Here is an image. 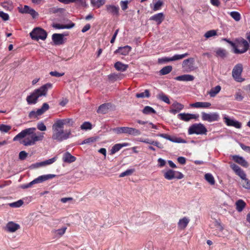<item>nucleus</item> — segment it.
<instances>
[{"label":"nucleus","instance_id":"obj_1","mask_svg":"<svg viewBox=\"0 0 250 250\" xmlns=\"http://www.w3.org/2000/svg\"><path fill=\"white\" fill-rule=\"evenodd\" d=\"M36 130L35 127L26 128L15 136L13 141H18L25 146L34 145L37 142L42 141L44 139V133L39 132L36 133Z\"/></svg>","mask_w":250,"mask_h":250},{"label":"nucleus","instance_id":"obj_2","mask_svg":"<svg viewBox=\"0 0 250 250\" xmlns=\"http://www.w3.org/2000/svg\"><path fill=\"white\" fill-rule=\"evenodd\" d=\"M57 123H55L52 126L53 135L52 139L61 142L68 139L71 134V131L63 130V127H60L57 125Z\"/></svg>","mask_w":250,"mask_h":250},{"label":"nucleus","instance_id":"obj_3","mask_svg":"<svg viewBox=\"0 0 250 250\" xmlns=\"http://www.w3.org/2000/svg\"><path fill=\"white\" fill-rule=\"evenodd\" d=\"M249 47L248 42L243 38H240L235 40L233 52L235 54H243L248 50Z\"/></svg>","mask_w":250,"mask_h":250},{"label":"nucleus","instance_id":"obj_4","mask_svg":"<svg viewBox=\"0 0 250 250\" xmlns=\"http://www.w3.org/2000/svg\"><path fill=\"white\" fill-rule=\"evenodd\" d=\"M207 129L205 126L201 124H194L191 125L188 129L189 134H196L198 135L206 134Z\"/></svg>","mask_w":250,"mask_h":250},{"label":"nucleus","instance_id":"obj_5","mask_svg":"<svg viewBox=\"0 0 250 250\" xmlns=\"http://www.w3.org/2000/svg\"><path fill=\"white\" fill-rule=\"evenodd\" d=\"M56 176V175L55 174H47L42 175L35 179L31 182L22 185L21 188L23 189L27 188H30L34 184L42 183L44 181H47L50 179H52L55 177Z\"/></svg>","mask_w":250,"mask_h":250},{"label":"nucleus","instance_id":"obj_6","mask_svg":"<svg viewBox=\"0 0 250 250\" xmlns=\"http://www.w3.org/2000/svg\"><path fill=\"white\" fill-rule=\"evenodd\" d=\"M47 32L42 28L36 27L30 33L32 39L39 41V39L45 40L47 37Z\"/></svg>","mask_w":250,"mask_h":250},{"label":"nucleus","instance_id":"obj_7","mask_svg":"<svg viewBox=\"0 0 250 250\" xmlns=\"http://www.w3.org/2000/svg\"><path fill=\"white\" fill-rule=\"evenodd\" d=\"M117 134L125 133L133 136H138L141 134L139 130L134 128L128 127H118L113 129Z\"/></svg>","mask_w":250,"mask_h":250},{"label":"nucleus","instance_id":"obj_8","mask_svg":"<svg viewBox=\"0 0 250 250\" xmlns=\"http://www.w3.org/2000/svg\"><path fill=\"white\" fill-rule=\"evenodd\" d=\"M242 71L243 66L242 64L238 63L234 67L232 71V75L236 82H242L244 81V79L241 77Z\"/></svg>","mask_w":250,"mask_h":250},{"label":"nucleus","instance_id":"obj_9","mask_svg":"<svg viewBox=\"0 0 250 250\" xmlns=\"http://www.w3.org/2000/svg\"><path fill=\"white\" fill-rule=\"evenodd\" d=\"M189 55V54L188 53H186L183 54H176L174 55L172 57L168 58V57H164L162 58H159L158 60V62L160 64L164 63L167 62H171V61H175L177 60H179L183 59V58L188 57Z\"/></svg>","mask_w":250,"mask_h":250},{"label":"nucleus","instance_id":"obj_10","mask_svg":"<svg viewBox=\"0 0 250 250\" xmlns=\"http://www.w3.org/2000/svg\"><path fill=\"white\" fill-rule=\"evenodd\" d=\"M52 87V84L51 83H47L39 88L35 90L33 93L37 96L39 98L40 97L46 96L47 93L48 89H50Z\"/></svg>","mask_w":250,"mask_h":250},{"label":"nucleus","instance_id":"obj_11","mask_svg":"<svg viewBox=\"0 0 250 250\" xmlns=\"http://www.w3.org/2000/svg\"><path fill=\"white\" fill-rule=\"evenodd\" d=\"M201 116L203 121L208 122L218 121L220 119L219 114L216 112L207 113L203 112L201 113Z\"/></svg>","mask_w":250,"mask_h":250},{"label":"nucleus","instance_id":"obj_12","mask_svg":"<svg viewBox=\"0 0 250 250\" xmlns=\"http://www.w3.org/2000/svg\"><path fill=\"white\" fill-rule=\"evenodd\" d=\"M194 59L193 58H189L185 60L182 62V67L187 72L193 71L194 67Z\"/></svg>","mask_w":250,"mask_h":250},{"label":"nucleus","instance_id":"obj_13","mask_svg":"<svg viewBox=\"0 0 250 250\" xmlns=\"http://www.w3.org/2000/svg\"><path fill=\"white\" fill-rule=\"evenodd\" d=\"M164 177L167 180H172L174 178L181 179L184 176L181 172H176L172 169H169L164 173Z\"/></svg>","mask_w":250,"mask_h":250},{"label":"nucleus","instance_id":"obj_14","mask_svg":"<svg viewBox=\"0 0 250 250\" xmlns=\"http://www.w3.org/2000/svg\"><path fill=\"white\" fill-rule=\"evenodd\" d=\"M49 105L47 103H44L42 107L38 109L36 112L34 111H31L29 114V117L31 118L33 117H36L38 116L42 115L44 112L49 109Z\"/></svg>","mask_w":250,"mask_h":250},{"label":"nucleus","instance_id":"obj_15","mask_svg":"<svg viewBox=\"0 0 250 250\" xmlns=\"http://www.w3.org/2000/svg\"><path fill=\"white\" fill-rule=\"evenodd\" d=\"M178 117L179 119L182 121L188 122L191 119H197L199 118V115L183 113L179 114Z\"/></svg>","mask_w":250,"mask_h":250},{"label":"nucleus","instance_id":"obj_16","mask_svg":"<svg viewBox=\"0 0 250 250\" xmlns=\"http://www.w3.org/2000/svg\"><path fill=\"white\" fill-rule=\"evenodd\" d=\"M158 136H160L161 137H162L163 138H165L167 140H169L170 141L174 143H185L186 141L181 138H177L176 137H171L170 135L167 134H159L157 135Z\"/></svg>","mask_w":250,"mask_h":250},{"label":"nucleus","instance_id":"obj_17","mask_svg":"<svg viewBox=\"0 0 250 250\" xmlns=\"http://www.w3.org/2000/svg\"><path fill=\"white\" fill-rule=\"evenodd\" d=\"M225 123L228 126H232L236 127V128H240L241 127V124L238 121L230 119L228 117L225 116L224 117Z\"/></svg>","mask_w":250,"mask_h":250},{"label":"nucleus","instance_id":"obj_18","mask_svg":"<svg viewBox=\"0 0 250 250\" xmlns=\"http://www.w3.org/2000/svg\"><path fill=\"white\" fill-rule=\"evenodd\" d=\"M54 43L56 45L62 44L63 43V35L61 34L55 33L52 37Z\"/></svg>","mask_w":250,"mask_h":250},{"label":"nucleus","instance_id":"obj_19","mask_svg":"<svg viewBox=\"0 0 250 250\" xmlns=\"http://www.w3.org/2000/svg\"><path fill=\"white\" fill-rule=\"evenodd\" d=\"M111 107V104H104L98 107L97 112L99 114H105L108 112Z\"/></svg>","mask_w":250,"mask_h":250},{"label":"nucleus","instance_id":"obj_20","mask_svg":"<svg viewBox=\"0 0 250 250\" xmlns=\"http://www.w3.org/2000/svg\"><path fill=\"white\" fill-rule=\"evenodd\" d=\"M232 159L242 167H247L249 166L248 162L242 157L238 155H233Z\"/></svg>","mask_w":250,"mask_h":250},{"label":"nucleus","instance_id":"obj_21","mask_svg":"<svg viewBox=\"0 0 250 250\" xmlns=\"http://www.w3.org/2000/svg\"><path fill=\"white\" fill-rule=\"evenodd\" d=\"M165 19L164 15L163 13H159L151 16L149 20L154 21L157 22L158 25L160 24Z\"/></svg>","mask_w":250,"mask_h":250},{"label":"nucleus","instance_id":"obj_22","mask_svg":"<svg viewBox=\"0 0 250 250\" xmlns=\"http://www.w3.org/2000/svg\"><path fill=\"white\" fill-rule=\"evenodd\" d=\"M56 123H57V125L60 127H64V125L68 124L69 125L71 126L73 125V121L71 119H65L62 120H58Z\"/></svg>","mask_w":250,"mask_h":250},{"label":"nucleus","instance_id":"obj_23","mask_svg":"<svg viewBox=\"0 0 250 250\" xmlns=\"http://www.w3.org/2000/svg\"><path fill=\"white\" fill-rule=\"evenodd\" d=\"M20 225L13 222H9L6 226V230L10 232H13L19 229Z\"/></svg>","mask_w":250,"mask_h":250},{"label":"nucleus","instance_id":"obj_24","mask_svg":"<svg viewBox=\"0 0 250 250\" xmlns=\"http://www.w3.org/2000/svg\"><path fill=\"white\" fill-rule=\"evenodd\" d=\"M175 79L179 81L188 82L193 81L194 77L189 74H184L176 77Z\"/></svg>","mask_w":250,"mask_h":250},{"label":"nucleus","instance_id":"obj_25","mask_svg":"<svg viewBox=\"0 0 250 250\" xmlns=\"http://www.w3.org/2000/svg\"><path fill=\"white\" fill-rule=\"evenodd\" d=\"M211 104L208 102H198L190 104L192 107L195 108H208L210 107Z\"/></svg>","mask_w":250,"mask_h":250},{"label":"nucleus","instance_id":"obj_26","mask_svg":"<svg viewBox=\"0 0 250 250\" xmlns=\"http://www.w3.org/2000/svg\"><path fill=\"white\" fill-rule=\"evenodd\" d=\"M131 49V47L128 45H126L124 47H120L118 49H117L115 53H119L123 55H127L129 52L130 51Z\"/></svg>","mask_w":250,"mask_h":250},{"label":"nucleus","instance_id":"obj_27","mask_svg":"<svg viewBox=\"0 0 250 250\" xmlns=\"http://www.w3.org/2000/svg\"><path fill=\"white\" fill-rule=\"evenodd\" d=\"M189 222V219L185 217L179 220L178 223V228L181 229H184L187 227Z\"/></svg>","mask_w":250,"mask_h":250},{"label":"nucleus","instance_id":"obj_28","mask_svg":"<svg viewBox=\"0 0 250 250\" xmlns=\"http://www.w3.org/2000/svg\"><path fill=\"white\" fill-rule=\"evenodd\" d=\"M62 159L64 162L68 163L74 162L76 159L75 157L71 155L68 152H66L64 154Z\"/></svg>","mask_w":250,"mask_h":250},{"label":"nucleus","instance_id":"obj_29","mask_svg":"<svg viewBox=\"0 0 250 250\" xmlns=\"http://www.w3.org/2000/svg\"><path fill=\"white\" fill-rule=\"evenodd\" d=\"M106 10L109 13L113 15H118L119 8L114 5H108L106 6Z\"/></svg>","mask_w":250,"mask_h":250},{"label":"nucleus","instance_id":"obj_30","mask_svg":"<svg viewBox=\"0 0 250 250\" xmlns=\"http://www.w3.org/2000/svg\"><path fill=\"white\" fill-rule=\"evenodd\" d=\"M75 26L74 23H71L70 24L62 25L59 23H54L52 26L56 29H70Z\"/></svg>","mask_w":250,"mask_h":250},{"label":"nucleus","instance_id":"obj_31","mask_svg":"<svg viewBox=\"0 0 250 250\" xmlns=\"http://www.w3.org/2000/svg\"><path fill=\"white\" fill-rule=\"evenodd\" d=\"M38 98L33 92L30 95L26 98V101L28 104H35L37 103Z\"/></svg>","mask_w":250,"mask_h":250},{"label":"nucleus","instance_id":"obj_32","mask_svg":"<svg viewBox=\"0 0 250 250\" xmlns=\"http://www.w3.org/2000/svg\"><path fill=\"white\" fill-rule=\"evenodd\" d=\"M114 67L118 71H124L126 70L128 65L118 62L115 63Z\"/></svg>","mask_w":250,"mask_h":250},{"label":"nucleus","instance_id":"obj_33","mask_svg":"<svg viewBox=\"0 0 250 250\" xmlns=\"http://www.w3.org/2000/svg\"><path fill=\"white\" fill-rule=\"evenodd\" d=\"M221 87L220 85H217L212 88L208 92V94L211 97H215L221 90Z\"/></svg>","mask_w":250,"mask_h":250},{"label":"nucleus","instance_id":"obj_34","mask_svg":"<svg viewBox=\"0 0 250 250\" xmlns=\"http://www.w3.org/2000/svg\"><path fill=\"white\" fill-rule=\"evenodd\" d=\"M127 145V144L126 143H124L123 144H118L115 145L111 149V154H113L115 153L116 152L120 150L122 147L125 146Z\"/></svg>","mask_w":250,"mask_h":250},{"label":"nucleus","instance_id":"obj_35","mask_svg":"<svg viewBox=\"0 0 250 250\" xmlns=\"http://www.w3.org/2000/svg\"><path fill=\"white\" fill-rule=\"evenodd\" d=\"M172 70V67L171 65H167L164 67L162 69H161L159 73L161 75H165L168 73H169Z\"/></svg>","mask_w":250,"mask_h":250},{"label":"nucleus","instance_id":"obj_36","mask_svg":"<svg viewBox=\"0 0 250 250\" xmlns=\"http://www.w3.org/2000/svg\"><path fill=\"white\" fill-rule=\"evenodd\" d=\"M157 98L167 104H170V101L168 97L163 92H160L157 95Z\"/></svg>","mask_w":250,"mask_h":250},{"label":"nucleus","instance_id":"obj_37","mask_svg":"<svg viewBox=\"0 0 250 250\" xmlns=\"http://www.w3.org/2000/svg\"><path fill=\"white\" fill-rule=\"evenodd\" d=\"M245 206L246 204L242 200H239L236 202V209L239 212L242 211Z\"/></svg>","mask_w":250,"mask_h":250},{"label":"nucleus","instance_id":"obj_38","mask_svg":"<svg viewBox=\"0 0 250 250\" xmlns=\"http://www.w3.org/2000/svg\"><path fill=\"white\" fill-rule=\"evenodd\" d=\"M56 161V157H54L51 159L45 160L44 161L39 163L37 165L38 166H44L53 164Z\"/></svg>","mask_w":250,"mask_h":250},{"label":"nucleus","instance_id":"obj_39","mask_svg":"<svg viewBox=\"0 0 250 250\" xmlns=\"http://www.w3.org/2000/svg\"><path fill=\"white\" fill-rule=\"evenodd\" d=\"M92 6L100 7L105 3V0H90Z\"/></svg>","mask_w":250,"mask_h":250},{"label":"nucleus","instance_id":"obj_40","mask_svg":"<svg viewBox=\"0 0 250 250\" xmlns=\"http://www.w3.org/2000/svg\"><path fill=\"white\" fill-rule=\"evenodd\" d=\"M205 179L211 185L215 184V180L213 176L210 173H207L205 175Z\"/></svg>","mask_w":250,"mask_h":250},{"label":"nucleus","instance_id":"obj_41","mask_svg":"<svg viewBox=\"0 0 250 250\" xmlns=\"http://www.w3.org/2000/svg\"><path fill=\"white\" fill-rule=\"evenodd\" d=\"M149 96V91L147 89L145 90L144 92L137 93L136 94V97L138 98H144L145 97L148 98Z\"/></svg>","mask_w":250,"mask_h":250},{"label":"nucleus","instance_id":"obj_42","mask_svg":"<svg viewBox=\"0 0 250 250\" xmlns=\"http://www.w3.org/2000/svg\"><path fill=\"white\" fill-rule=\"evenodd\" d=\"M143 112L145 114H149L151 113H156V111L149 106H146L143 110Z\"/></svg>","mask_w":250,"mask_h":250},{"label":"nucleus","instance_id":"obj_43","mask_svg":"<svg viewBox=\"0 0 250 250\" xmlns=\"http://www.w3.org/2000/svg\"><path fill=\"white\" fill-rule=\"evenodd\" d=\"M216 54L217 56H219L223 58L227 56V53L226 50L222 48H219L216 50Z\"/></svg>","mask_w":250,"mask_h":250},{"label":"nucleus","instance_id":"obj_44","mask_svg":"<svg viewBox=\"0 0 250 250\" xmlns=\"http://www.w3.org/2000/svg\"><path fill=\"white\" fill-rule=\"evenodd\" d=\"M122 75L121 74H111L109 75H108V79L110 81H115L118 79H121L122 77Z\"/></svg>","mask_w":250,"mask_h":250},{"label":"nucleus","instance_id":"obj_45","mask_svg":"<svg viewBox=\"0 0 250 250\" xmlns=\"http://www.w3.org/2000/svg\"><path fill=\"white\" fill-rule=\"evenodd\" d=\"M229 14L230 16L236 21H239L241 19L240 14L238 12H231Z\"/></svg>","mask_w":250,"mask_h":250},{"label":"nucleus","instance_id":"obj_46","mask_svg":"<svg viewBox=\"0 0 250 250\" xmlns=\"http://www.w3.org/2000/svg\"><path fill=\"white\" fill-rule=\"evenodd\" d=\"M23 204V201L22 200H19L17 202L10 203L9 206L12 208H19Z\"/></svg>","mask_w":250,"mask_h":250},{"label":"nucleus","instance_id":"obj_47","mask_svg":"<svg viewBox=\"0 0 250 250\" xmlns=\"http://www.w3.org/2000/svg\"><path fill=\"white\" fill-rule=\"evenodd\" d=\"M217 35V32L215 30H210L207 31L204 35V36L207 38L208 39L210 37H213Z\"/></svg>","mask_w":250,"mask_h":250},{"label":"nucleus","instance_id":"obj_48","mask_svg":"<svg viewBox=\"0 0 250 250\" xmlns=\"http://www.w3.org/2000/svg\"><path fill=\"white\" fill-rule=\"evenodd\" d=\"M81 128L82 130L91 129L92 128V125L88 122H85L81 125Z\"/></svg>","mask_w":250,"mask_h":250},{"label":"nucleus","instance_id":"obj_49","mask_svg":"<svg viewBox=\"0 0 250 250\" xmlns=\"http://www.w3.org/2000/svg\"><path fill=\"white\" fill-rule=\"evenodd\" d=\"M163 1L161 0L157 1L154 5L153 10L154 11L159 10L162 6L163 5Z\"/></svg>","mask_w":250,"mask_h":250},{"label":"nucleus","instance_id":"obj_50","mask_svg":"<svg viewBox=\"0 0 250 250\" xmlns=\"http://www.w3.org/2000/svg\"><path fill=\"white\" fill-rule=\"evenodd\" d=\"M172 106L173 107H174L175 109H177L179 111L183 109L184 108V105L183 104L176 102H174L172 104Z\"/></svg>","mask_w":250,"mask_h":250},{"label":"nucleus","instance_id":"obj_51","mask_svg":"<svg viewBox=\"0 0 250 250\" xmlns=\"http://www.w3.org/2000/svg\"><path fill=\"white\" fill-rule=\"evenodd\" d=\"M243 187L247 189H250V181L247 178L243 180L242 181Z\"/></svg>","mask_w":250,"mask_h":250},{"label":"nucleus","instance_id":"obj_52","mask_svg":"<svg viewBox=\"0 0 250 250\" xmlns=\"http://www.w3.org/2000/svg\"><path fill=\"white\" fill-rule=\"evenodd\" d=\"M133 172H134V169H127L126 171L121 173L120 174L119 177H123L125 176L130 175L133 173Z\"/></svg>","mask_w":250,"mask_h":250},{"label":"nucleus","instance_id":"obj_53","mask_svg":"<svg viewBox=\"0 0 250 250\" xmlns=\"http://www.w3.org/2000/svg\"><path fill=\"white\" fill-rule=\"evenodd\" d=\"M11 128V127L9 125H0V130L3 132H7Z\"/></svg>","mask_w":250,"mask_h":250},{"label":"nucleus","instance_id":"obj_54","mask_svg":"<svg viewBox=\"0 0 250 250\" xmlns=\"http://www.w3.org/2000/svg\"><path fill=\"white\" fill-rule=\"evenodd\" d=\"M37 127L39 130L42 131H44L46 130V127L42 122H40L38 123Z\"/></svg>","mask_w":250,"mask_h":250},{"label":"nucleus","instance_id":"obj_55","mask_svg":"<svg viewBox=\"0 0 250 250\" xmlns=\"http://www.w3.org/2000/svg\"><path fill=\"white\" fill-rule=\"evenodd\" d=\"M49 74L51 76L56 77H60L64 75V73H59L56 71H51Z\"/></svg>","mask_w":250,"mask_h":250},{"label":"nucleus","instance_id":"obj_56","mask_svg":"<svg viewBox=\"0 0 250 250\" xmlns=\"http://www.w3.org/2000/svg\"><path fill=\"white\" fill-rule=\"evenodd\" d=\"M66 229V227H63L61 229L56 230V233L57 234L59 235L60 236H62L65 233Z\"/></svg>","mask_w":250,"mask_h":250},{"label":"nucleus","instance_id":"obj_57","mask_svg":"<svg viewBox=\"0 0 250 250\" xmlns=\"http://www.w3.org/2000/svg\"><path fill=\"white\" fill-rule=\"evenodd\" d=\"M236 174H237L242 180H244L246 178V174L242 169L237 172Z\"/></svg>","mask_w":250,"mask_h":250},{"label":"nucleus","instance_id":"obj_58","mask_svg":"<svg viewBox=\"0 0 250 250\" xmlns=\"http://www.w3.org/2000/svg\"><path fill=\"white\" fill-rule=\"evenodd\" d=\"M27 156V153L25 151H21L19 153V159L23 160L25 159V158Z\"/></svg>","mask_w":250,"mask_h":250},{"label":"nucleus","instance_id":"obj_59","mask_svg":"<svg viewBox=\"0 0 250 250\" xmlns=\"http://www.w3.org/2000/svg\"><path fill=\"white\" fill-rule=\"evenodd\" d=\"M95 141H96V139L95 138L91 137V138H87V139L83 140V143L82 144H89L90 143H93V142H95Z\"/></svg>","mask_w":250,"mask_h":250},{"label":"nucleus","instance_id":"obj_60","mask_svg":"<svg viewBox=\"0 0 250 250\" xmlns=\"http://www.w3.org/2000/svg\"><path fill=\"white\" fill-rule=\"evenodd\" d=\"M29 14L31 15L34 19L36 18L39 16V14L32 8H31V10H29Z\"/></svg>","mask_w":250,"mask_h":250},{"label":"nucleus","instance_id":"obj_61","mask_svg":"<svg viewBox=\"0 0 250 250\" xmlns=\"http://www.w3.org/2000/svg\"><path fill=\"white\" fill-rule=\"evenodd\" d=\"M0 17L4 21H7L9 19L8 15L2 11H0Z\"/></svg>","mask_w":250,"mask_h":250},{"label":"nucleus","instance_id":"obj_62","mask_svg":"<svg viewBox=\"0 0 250 250\" xmlns=\"http://www.w3.org/2000/svg\"><path fill=\"white\" fill-rule=\"evenodd\" d=\"M230 167L233 169L235 173L240 170L241 168L235 164H231L230 165Z\"/></svg>","mask_w":250,"mask_h":250},{"label":"nucleus","instance_id":"obj_63","mask_svg":"<svg viewBox=\"0 0 250 250\" xmlns=\"http://www.w3.org/2000/svg\"><path fill=\"white\" fill-rule=\"evenodd\" d=\"M127 4H128V1H127V0L122 1L121 3V6L122 10H125V9H126L128 7Z\"/></svg>","mask_w":250,"mask_h":250},{"label":"nucleus","instance_id":"obj_64","mask_svg":"<svg viewBox=\"0 0 250 250\" xmlns=\"http://www.w3.org/2000/svg\"><path fill=\"white\" fill-rule=\"evenodd\" d=\"M158 166L160 167H164L166 164V161L162 158H159L158 160Z\"/></svg>","mask_w":250,"mask_h":250}]
</instances>
